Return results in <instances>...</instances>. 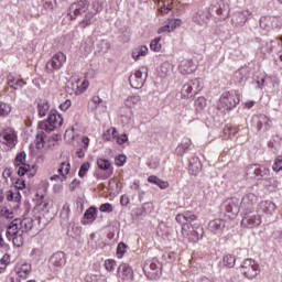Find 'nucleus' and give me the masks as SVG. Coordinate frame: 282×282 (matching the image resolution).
<instances>
[{
	"label": "nucleus",
	"instance_id": "f257e3e1",
	"mask_svg": "<svg viewBox=\"0 0 282 282\" xmlns=\"http://www.w3.org/2000/svg\"><path fill=\"white\" fill-rule=\"evenodd\" d=\"M34 221L32 218H15L7 228V239L13 242L15 248H21L25 243V232L32 230Z\"/></svg>",
	"mask_w": 282,
	"mask_h": 282
},
{
	"label": "nucleus",
	"instance_id": "a878e982",
	"mask_svg": "<svg viewBox=\"0 0 282 282\" xmlns=\"http://www.w3.org/2000/svg\"><path fill=\"white\" fill-rule=\"evenodd\" d=\"M224 228H226V221L221 218H216L209 223V230L215 235L224 232Z\"/></svg>",
	"mask_w": 282,
	"mask_h": 282
},
{
	"label": "nucleus",
	"instance_id": "37998d69",
	"mask_svg": "<svg viewBox=\"0 0 282 282\" xmlns=\"http://www.w3.org/2000/svg\"><path fill=\"white\" fill-rule=\"evenodd\" d=\"M45 130H40L35 138V147L36 149H43L45 147Z\"/></svg>",
	"mask_w": 282,
	"mask_h": 282
},
{
	"label": "nucleus",
	"instance_id": "9b49d317",
	"mask_svg": "<svg viewBox=\"0 0 282 282\" xmlns=\"http://www.w3.org/2000/svg\"><path fill=\"white\" fill-rule=\"evenodd\" d=\"M89 10H91V6L87 0H79L73 3L69 8V14H70L72 21H75V19H77L78 17H82V14H86V12H89Z\"/></svg>",
	"mask_w": 282,
	"mask_h": 282
},
{
	"label": "nucleus",
	"instance_id": "1a4fd4ad",
	"mask_svg": "<svg viewBox=\"0 0 282 282\" xmlns=\"http://www.w3.org/2000/svg\"><path fill=\"white\" fill-rule=\"evenodd\" d=\"M25 152H20L14 160V166L19 169L18 175L20 177H23V175L25 174L34 175V173H36V170H34V167L30 169V164L25 163Z\"/></svg>",
	"mask_w": 282,
	"mask_h": 282
},
{
	"label": "nucleus",
	"instance_id": "09e8293b",
	"mask_svg": "<svg viewBox=\"0 0 282 282\" xmlns=\"http://www.w3.org/2000/svg\"><path fill=\"white\" fill-rule=\"evenodd\" d=\"M45 196H41L40 200L37 202V208L43 210V213H50V200H44Z\"/></svg>",
	"mask_w": 282,
	"mask_h": 282
},
{
	"label": "nucleus",
	"instance_id": "603ef678",
	"mask_svg": "<svg viewBox=\"0 0 282 282\" xmlns=\"http://www.w3.org/2000/svg\"><path fill=\"white\" fill-rule=\"evenodd\" d=\"M124 252H127V245L124 242H120L117 247V259H122V257H124Z\"/></svg>",
	"mask_w": 282,
	"mask_h": 282
},
{
	"label": "nucleus",
	"instance_id": "6e6552de",
	"mask_svg": "<svg viewBox=\"0 0 282 282\" xmlns=\"http://www.w3.org/2000/svg\"><path fill=\"white\" fill-rule=\"evenodd\" d=\"M98 12H102V4L94 1L90 9L84 13V19L79 22L80 28H89L96 21Z\"/></svg>",
	"mask_w": 282,
	"mask_h": 282
},
{
	"label": "nucleus",
	"instance_id": "bf43d9fd",
	"mask_svg": "<svg viewBox=\"0 0 282 282\" xmlns=\"http://www.w3.org/2000/svg\"><path fill=\"white\" fill-rule=\"evenodd\" d=\"M126 163H127V155H124V154H119L115 159L116 166H124Z\"/></svg>",
	"mask_w": 282,
	"mask_h": 282
},
{
	"label": "nucleus",
	"instance_id": "393cba45",
	"mask_svg": "<svg viewBox=\"0 0 282 282\" xmlns=\"http://www.w3.org/2000/svg\"><path fill=\"white\" fill-rule=\"evenodd\" d=\"M96 217H98V209L96 207H89L84 214L82 224L84 226L94 224V221H96Z\"/></svg>",
	"mask_w": 282,
	"mask_h": 282
},
{
	"label": "nucleus",
	"instance_id": "cd10ccee",
	"mask_svg": "<svg viewBox=\"0 0 282 282\" xmlns=\"http://www.w3.org/2000/svg\"><path fill=\"white\" fill-rule=\"evenodd\" d=\"M32 272V267L30 264H18L15 267V273L20 279H28L30 276V273Z\"/></svg>",
	"mask_w": 282,
	"mask_h": 282
},
{
	"label": "nucleus",
	"instance_id": "473e14b6",
	"mask_svg": "<svg viewBox=\"0 0 282 282\" xmlns=\"http://www.w3.org/2000/svg\"><path fill=\"white\" fill-rule=\"evenodd\" d=\"M247 21L248 20L245 19L243 14H241L240 11L235 13L231 19V23L236 25V28H242V25H246Z\"/></svg>",
	"mask_w": 282,
	"mask_h": 282
},
{
	"label": "nucleus",
	"instance_id": "bb28decb",
	"mask_svg": "<svg viewBox=\"0 0 282 282\" xmlns=\"http://www.w3.org/2000/svg\"><path fill=\"white\" fill-rule=\"evenodd\" d=\"M177 224H186V221H197V215L191 213L189 210L184 212L183 214H177L175 217Z\"/></svg>",
	"mask_w": 282,
	"mask_h": 282
},
{
	"label": "nucleus",
	"instance_id": "412c9836",
	"mask_svg": "<svg viewBox=\"0 0 282 282\" xmlns=\"http://www.w3.org/2000/svg\"><path fill=\"white\" fill-rule=\"evenodd\" d=\"M66 263L65 253L56 252L50 259V267L52 270L58 271L63 268Z\"/></svg>",
	"mask_w": 282,
	"mask_h": 282
},
{
	"label": "nucleus",
	"instance_id": "c9c22d12",
	"mask_svg": "<svg viewBox=\"0 0 282 282\" xmlns=\"http://www.w3.org/2000/svg\"><path fill=\"white\" fill-rule=\"evenodd\" d=\"M117 135L118 131L116 130V128H110L102 133L101 139L104 140V142H109L111 138L116 140Z\"/></svg>",
	"mask_w": 282,
	"mask_h": 282
},
{
	"label": "nucleus",
	"instance_id": "f3484780",
	"mask_svg": "<svg viewBox=\"0 0 282 282\" xmlns=\"http://www.w3.org/2000/svg\"><path fill=\"white\" fill-rule=\"evenodd\" d=\"M247 175H253L257 180L270 176V169L265 165H251L247 169Z\"/></svg>",
	"mask_w": 282,
	"mask_h": 282
},
{
	"label": "nucleus",
	"instance_id": "f03ea898",
	"mask_svg": "<svg viewBox=\"0 0 282 282\" xmlns=\"http://www.w3.org/2000/svg\"><path fill=\"white\" fill-rule=\"evenodd\" d=\"M210 11L216 12L220 21H225V19H228V10L226 9V3L219 0L213 3L209 9H199L196 13H194L192 20L194 21V23H196V25L206 28V25H208V21H210V17H213V13H210Z\"/></svg>",
	"mask_w": 282,
	"mask_h": 282
},
{
	"label": "nucleus",
	"instance_id": "f704fd0d",
	"mask_svg": "<svg viewBox=\"0 0 282 282\" xmlns=\"http://www.w3.org/2000/svg\"><path fill=\"white\" fill-rule=\"evenodd\" d=\"M12 113V106L8 102L0 101V118H6Z\"/></svg>",
	"mask_w": 282,
	"mask_h": 282
},
{
	"label": "nucleus",
	"instance_id": "7ed1b4c3",
	"mask_svg": "<svg viewBox=\"0 0 282 282\" xmlns=\"http://www.w3.org/2000/svg\"><path fill=\"white\" fill-rule=\"evenodd\" d=\"M63 116L56 110H52L47 120L39 122L40 131H45L46 133H52L55 129H61L63 127Z\"/></svg>",
	"mask_w": 282,
	"mask_h": 282
},
{
	"label": "nucleus",
	"instance_id": "5701e85b",
	"mask_svg": "<svg viewBox=\"0 0 282 282\" xmlns=\"http://www.w3.org/2000/svg\"><path fill=\"white\" fill-rule=\"evenodd\" d=\"M8 85L11 89H21V87H25L26 83L21 78V75L10 73L8 75Z\"/></svg>",
	"mask_w": 282,
	"mask_h": 282
},
{
	"label": "nucleus",
	"instance_id": "c03bdc74",
	"mask_svg": "<svg viewBox=\"0 0 282 282\" xmlns=\"http://www.w3.org/2000/svg\"><path fill=\"white\" fill-rule=\"evenodd\" d=\"M70 169H72V165L69 164V162H63L61 163L57 172L62 177H66V175H69Z\"/></svg>",
	"mask_w": 282,
	"mask_h": 282
},
{
	"label": "nucleus",
	"instance_id": "f8f14e48",
	"mask_svg": "<svg viewBox=\"0 0 282 282\" xmlns=\"http://www.w3.org/2000/svg\"><path fill=\"white\" fill-rule=\"evenodd\" d=\"M251 212H245L240 221L241 228H259L261 226V215L250 214Z\"/></svg>",
	"mask_w": 282,
	"mask_h": 282
},
{
	"label": "nucleus",
	"instance_id": "2eb2a0df",
	"mask_svg": "<svg viewBox=\"0 0 282 282\" xmlns=\"http://www.w3.org/2000/svg\"><path fill=\"white\" fill-rule=\"evenodd\" d=\"M182 235L185 239H188L192 243H197L202 239V235L197 229L193 228V225L191 224H184L182 225Z\"/></svg>",
	"mask_w": 282,
	"mask_h": 282
},
{
	"label": "nucleus",
	"instance_id": "8fccbe9b",
	"mask_svg": "<svg viewBox=\"0 0 282 282\" xmlns=\"http://www.w3.org/2000/svg\"><path fill=\"white\" fill-rule=\"evenodd\" d=\"M72 213V209L69 208V204H64L62 207V210L59 213V217L62 219H69V214Z\"/></svg>",
	"mask_w": 282,
	"mask_h": 282
},
{
	"label": "nucleus",
	"instance_id": "864d4df0",
	"mask_svg": "<svg viewBox=\"0 0 282 282\" xmlns=\"http://www.w3.org/2000/svg\"><path fill=\"white\" fill-rule=\"evenodd\" d=\"M90 167H91V164L89 162H84L79 167V172H78L79 177H85V175H87V173L89 172Z\"/></svg>",
	"mask_w": 282,
	"mask_h": 282
},
{
	"label": "nucleus",
	"instance_id": "49530a36",
	"mask_svg": "<svg viewBox=\"0 0 282 282\" xmlns=\"http://www.w3.org/2000/svg\"><path fill=\"white\" fill-rule=\"evenodd\" d=\"M237 262V258L232 254H226L223 258V263L226 268H235V263Z\"/></svg>",
	"mask_w": 282,
	"mask_h": 282
},
{
	"label": "nucleus",
	"instance_id": "39448f33",
	"mask_svg": "<svg viewBox=\"0 0 282 282\" xmlns=\"http://www.w3.org/2000/svg\"><path fill=\"white\" fill-rule=\"evenodd\" d=\"M239 271L246 279L252 280L259 276L261 269L259 263L252 259H246L239 268Z\"/></svg>",
	"mask_w": 282,
	"mask_h": 282
},
{
	"label": "nucleus",
	"instance_id": "dca6fc26",
	"mask_svg": "<svg viewBox=\"0 0 282 282\" xmlns=\"http://www.w3.org/2000/svg\"><path fill=\"white\" fill-rule=\"evenodd\" d=\"M143 270L150 279H160V274H162V263L158 260H152Z\"/></svg>",
	"mask_w": 282,
	"mask_h": 282
},
{
	"label": "nucleus",
	"instance_id": "79ce46f5",
	"mask_svg": "<svg viewBox=\"0 0 282 282\" xmlns=\"http://www.w3.org/2000/svg\"><path fill=\"white\" fill-rule=\"evenodd\" d=\"M147 54H149V47L147 46H141L140 48H135L132 52V58L134 61H138L140 58V56H147Z\"/></svg>",
	"mask_w": 282,
	"mask_h": 282
},
{
	"label": "nucleus",
	"instance_id": "ea45409f",
	"mask_svg": "<svg viewBox=\"0 0 282 282\" xmlns=\"http://www.w3.org/2000/svg\"><path fill=\"white\" fill-rule=\"evenodd\" d=\"M188 149H191V139H185V141L183 143L177 145L176 153H177V155H184V153H186V151H188Z\"/></svg>",
	"mask_w": 282,
	"mask_h": 282
},
{
	"label": "nucleus",
	"instance_id": "6e6d98bb",
	"mask_svg": "<svg viewBox=\"0 0 282 282\" xmlns=\"http://www.w3.org/2000/svg\"><path fill=\"white\" fill-rule=\"evenodd\" d=\"M0 217H4L6 219H14V212L8 209L7 207H2L0 210Z\"/></svg>",
	"mask_w": 282,
	"mask_h": 282
},
{
	"label": "nucleus",
	"instance_id": "a211bd4d",
	"mask_svg": "<svg viewBox=\"0 0 282 282\" xmlns=\"http://www.w3.org/2000/svg\"><path fill=\"white\" fill-rule=\"evenodd\" d=\"M178 72L183 76H189V74L197 72V65L193 59H182L178 64Z\"/></svg>",
	"mask_w": 282,
	"mask_h": 282
},
{
	"label": "nucleus",
	"instance_id": "58836bf2",
	"mask_svg": "<svg viewBox=\"0 0 282 282\" xmlns=\"http://www.w3.org/2000/svg\"><path fill=\"white\" fill-rule=\"evenodd\" d=\"M181 95L183 98H193L195 96V93L193 91V86L187 83L182 87Z\"/></svg>",
	"mask_w": 282,
	"mask_h": 282
},
{
	"label": "nucleus",
	"instance_id": "0e129e2a",
	"mask_svg": "<svg viewBox=\"0 0 282 282\" xmlns=\"http://www.w3.org/2000/svg\"><path fill=\"white\" fill-rule=\"evenodd\" d=\"M170 28L171 30H175L176 28H180V25H182V20L180 19H174V20H171L170 22Z\"/></svg>",
	"mask_w": 282,
	"mask_h": 282
},
{
	"label": "nucleus",
	"instance_id": "0eeeda50",
	"mask_svg": "<svg viewBox=\"0 0 282 282\" xmlns=\"http://www.w3.org/2000/svg\"><path fill=\"white\" fill-rule=\"evenodd\" d=\"M223 208L228 219H237V215H239L241 209V202L237 197L227 198L223 203Z\"/></svg>",
	"mask_w": 282,
	"mask_h": 282
},
{
	"label": "nucleus",
	"instance_id": "c85d7f7f",
	"mask_svg": "<svg viewBox=\"0 0 282 282\" xmlns=\"http://www.w3.org/2000/svg\"><path fill=\"white\" fill-rule=\"evenodd\" d=\"M272 128V120L269 119L265 115H259L258 117V129L261 131V129H264V131H268Z\"/></svg>",
	"mask_w": 282,
	"mask_h": 282
},
{
	"label": "nucleus",
	"instance_id": "a18cd8bd",
	"mask_svg": "<svg viewBox=\"0 0 282 282\" xmlns=\"http://www.w3.org/2000/svg\"><path fill=\"white\" fill-rule=\"evenodd\" d=\"M97 166L100 171H110L111 170V161L107 159H98Z\"/></svg>",
	"mask_w": 282,
	"mask_h": 282
},
{
	"label": "nucleus",
	"instance_id": "4468645a",
	"mask_svg": "<svg viewBox=\"0 0 282 282\" xmlns=\"http://www.w3.org/2000/svg\"><path fill=\"white\" fill-rule=\"evenodd\" d=\"M88 87L89 80H84L80 83V79H77L75 82H68L67 84L68 94H74L75 96H80V94H85Z\"/></svg>",
	"mask_w": 282,
	"mask_h": 282
},
{
	"label": "nucleus",
	"instance_id": "aec40b11",
	"mask_svg": "<svg viewBox=\"0 0 282 282\" xmlns=\"http://www.w3.org/2000/svg\"><path fill=\"white\" fill-rule=\"evenodd\" d=\"M117 276L122 281H131L133 279V269L128 263H121L117 269Z\"/></svg>",
	"mask_w": 282,
	"mask_h": 282
},
{
	"label": "nucleus",
	"instance_id": "680f3d73",
	"mask_svg": "<svg viewBox=\"0 0 282 282\" xmlns=\"http://www.w3.org/2000/svg\"><path fill=\"white\" fill-rule=\"evenodd\" d=\"M100 213H113V206L109 203L101 204L99 207Z\"/></svg>",
	"mask_w": 282,
	"mask_h": 282
},
{
	"label": "nucleus",
	"instance_id": "ddd939ff",
	"mask_svg": "<svg viewBox=\"0 0 282 282\" xmlns=\"http://www.w3.org/2000/svg\"><path fill=\"white\" fill-rule=\"evenodd\" d=\"M257 204H259V196L254 193H248L242 197L240 208L243 213H252Z\"/></svg>",
	"mask_w": 282,
	"mask_h": 282
},
{
	"label": "nucleus",
	"instance_id": "69168bd1",
	"mask_svg": "<svg viewBox=\"0 0 282 282\" xmlns=\"http://www.w3.org/2000/svg\"><path fill=\"white\" fill-rule=\"evenodd\" d=\"M44 10H54V0H43Z\"/></svg>",
	"mask_w": 282,
	"mask_h": 282
},
{
	"label": "nucleus",
	"instance_id": "7c9ffc66",
	"mask_svg": "<svg viewBox=\"0 0 282 282\" xmlns=\"http://www.w3.org/2000/svg\"><path fill=\"white\" fill-rule=\"evenodd\" d=\"M148 182L150 184H155L156 186H159V188H161L162 191H164L165 188H169L170 184L169 181H162L160 180L158 176L155 175H150L148 177Z\"/></svg>",
	"mask_w": 282,
	"mask_h": 282
},
{
	"label": "nucleus",
	"instance_id": "423d86ee",
	"mask_svg": "<svg viewBox=\"0 0 282 282\" xmlns=\"http://www.w3.org/2000/svg\"><path fill=\"white\" fill-rule=\"evenodd\" d=\"M67 63V55L63 52L55 53L51 59L47 61L45 72L46 74H54L63 69V66Z\"/></svg>",
	"mask_w": 282,
	"mask_h": 282
},
{
	"label": "nucleus",
	"instance_id": "c756f323",
	"mask_svg": "<svg viewBox=\"0 0 282 282\" xmlns=\"http://www.w3.org/2000/svg\"><path fill=\"white\" fill-rule=\"evenodd\" d=\"M37 111H39V116H41V118H45V116H47V113H50V101H47L45 99H41L37 104Z\"/></svg>",
	"mask_w": 282,
	"mask_h": 282
},
{
	"label": "nucleus",
	"instance_id": "9d476101",
	"mask_svg": "<svg viewBox=\"0 0 282 282\" xmlns=\"http://www.w3.org/2000/svg\"><path fill=\"white\" fill-rule=\"evenodd\" d=\"M260 28L267 32H272V30H281L282 19L280 17L264 15L260 19Z\"/></svg>",
	"mask_w": 282,
	"mask_h": 282
},
{
	"label": "nucleus",
	"instance_id": "4c0bfd02",
	"mask_svg": "<svg viewBox=\"0 0 282 282\" xmlns=\"http://www.w3.org/2000/svg\"><path fill=\"white\" fill-rule=\"evenodd\" d=\"M141 100H142V98L140 97V95L129 96L126 99V107H129V109H131L132 107H135V105H140Z\"/></svg>",
	"mask_w": 282,
	"mask_h": 282
},
{
	"label": "nucleus",
	"instance_id": "338daca9",
	"mask_svg": "<svg viewBox=\"0 0 282 282\" xmlns=\"http://www.w3.org/2000/svg\"><path fill=\"white\" fill-rule=\"evenodd\" d=\"M69 107H72V100H69V99H66L64 102H62L59 105V109L62 111H67V109H69Z\"/></svg>",
	"mask_w": 282,
	"mask_h": 282
},
{
	"label": "nucleus",
	"instance_id": "774afa93",
	"mask_svg": "<svg viewBox=\"0 0 282 282\" xmlns=\"http://www.w3.org/2000/svg\"><path fill=\"white\" fill-rule=\"evenodd\" d=\"M115 139H116L117 144H120V145L124 144V142H127L129 140L127 134H121L120 137L117 135Z\"/></svg>",
	"mask_w": 282,
	"mask_h": 282
},
{
	"label": "nucleus",
	"instance_id": "5fc2aeb1",
	"mask_svg": "<svg viewBox=\"0 0 282 282\" xmlns=\"http://www.w3.org/2000/svg\"><path fill=\"white\" fill-rule=\"evenodd\" d=\"M104 267H105V270H107V272H113V270H116V260L113 259L105 260Z\"/></svg>",
	"mask_w": 282,
	"mask_h": 282
},
{
	"label": "nucleus",
	"instance_id": "e433bc0d",
	"mask_svg": "<svg viewBox=\"0 0 282 282\" xmlns=\"http://www.w3.org/2000/svg\"><path fill=\"white\" fill-rule=\"evenodd\" d=\"M158 3H163V6L161 7V12L162 14H167L169 12H171V10H173V0H154Z\"/></svg>",
	"mask_w": 282,
	"mask_h": 282
},
{
	"label": "nucleus",
	"instance_id": "3c124183",
	"mask_svg": "<svg viewBox=\"0 0 282 282\" xmlns=\"http://www.w3.org/2000/svg\"><path fill=\"white\" fill-rule=\"evenodd\" d=\"M162 41V37H156L150 43V50L152 52H160L162 50V44L160 42Z\"/></svg>",
	"mask_w": 282,
	"mask_h": 282
},
{
	"label": "nucleus",
	"instance_id": "b1692460",
	"mask_svg": "<svg viewBox=\"0 0 282 282\" xmlns=\"http://www.w3.org/2000/svg\"><path fill=\"white\" fill-rule=\"evenodd\" d=\"M129 83L133 89H141V87L144 85L142 70H137L133 75H131L129 77Z\"/></svg>",
	"mask_w": 282,
	"mask_h": 282
},
{
	"label": "nucleus",
	"instance_id": "4be33fe9",
	"mask_svg": "<svg viewBox=\"0 0 282 282\" xmlns=\"http://www.w3.org/2000/svg\"><path fill=\"white\" fill-rule=\"evenodd\" d=\"M276 210V205L272 200H262L259 203L257 213H262L263 215L272 216Z\"/></svg>",
	"mask_w": 282,
	"mask_h": 282
},
{
	"label": "nucleus",
	"instance_id": "72a5a7b5",
	"mask_svg": "<svg viewBox=\"0 0 282 282\" xmlns=\"http://www.w3.org/2000/svg\"><path fill=\"white\" fill-rule=\"evenodd\" d=\"M102 102V98L100 96H93L90 101L88 102V109L89 111H96L100 107Z\"/></svg>",
	"mask_w": 282,
	"mask_h": 282
},
{
	"label": "nucleus",
	"instance_id": "de8ad7c7",
	"mask_svg": "<svg viewBox=\"0 0 282 282\" xmlns=\"http://www.w3.org/2000/svg\"><path fill=\"white\" fill-rule=\"evenodd\" d=\"M10 263V254L6 253L0 259V274H3L8 270V264Z\"/></svg>",
	"mask_w": 282,
	"mask_h": 282
},
{
	"label": "nucleus",
	"instance_id": "a19ab883",
	"mask_svg": "<svg viewBox=\"0 0 282 282\" xmlns=\"http://www.w3.org/2000/svg\"><path fill=\"white\" fill-rule=\"evenodd\" d=\"M8 202H21V193L17 189H10L7 192Z\"/></svg>",
	"mask_w": 282,
	"mask_h": 282
},
{
	"label": "nucleus",
	"instance_id": "6ab92c4d",
	"mask_svg": "<svg viewBox=\"0 0 282 282\" xmlns=\"http://www.w3.org/2000/svg\"><path fill=\"white\" fill-rule=\"evenodd\" d=\"M2 144L10 147V149L17 147V132L12 128H7L1 134Z\"/></svg>",
	"mask_w": 282,
	"mask_h": 282
},
{
	"label": "nucleus",
	"instance_id": "2f4dec72",
	"mask_svg": "<svg viewBox=\"0 0 282 282\" xmlns=\"http://www.w3.org/2000/svg\"><path fill=\"white\" fill-rule=\"evenodd\" d=\"M188 83H189V86H192V91L194 93L195 96L196 94H199L202 89H204V80H202V78H194Z\"/></svg>",
	"mask_w": 282,
	"mask_h": 282
},
{
	"label": "nucleus",
	"instance_id": "e2e57ef3",
	"mask_svg": "<svg viewBox=\"0 0 282 282\" xmlns=\"http://www.w3.org/2000/svg\"><path fill=\"white\" fill-rule=\"evenodd\" d=\"M195 106L196 107H199V109H204L206 107V98L204 97H198L196 100H195Z\"/></svg>",
	"mask_w": 282,
	"mask_h": 282
},
{
	"label": "nucleus",
	"instance_id": "20e7f679",
	"mask_svg": "<svg viewBox=\"0 0 282 282\" xmlns=\"http://www.w3.org/2000/svg\"><path fill=\"white\" fill-rule=\"evenodd\" d=\"M241 102V97L236 91H225L219 98L218 109L232 111Z\"/></svg>",
	"mask_w": 282,
	"mask_h": 282
},
{
	"label": "nucleus",
	"instance_id": "13d9d810",
	"mask_svg": "<svg viewBox=\"0 0 282 282\" xmlns=\"http://www.w3.org/2000/svg\"><path fill=\"white\" fill-rule=\"evenodd\" d=\"M14 191H24L25 188V181L23 178H17L13 183Z\"/></svg>",
	"mask_w": 282,
	"mask_h": 282
},
{
	"label": "nucleus",
	"instance_id": "4d7b16f0",
	"mask_svg": "<svg viewBox=\"0 0 282 282\" xmlns=\"http://www.w3.org/2000/svg\"><path fill=\"white\" fill-rule=\"evenodd\" d=\"M224 133H228L229 138L235 137L237 133H239V127H227L224 129Z\"/></svg>",
	"mask_w": 282,
	"mask_h": 282
},
{
	"label": "nucleus",
	"instance_id": "052dcab7",
	"mask_svg": "<svg viewBox=\"0 0 282 282\" xmlns=\"http://www.w3.org/2000/svg\"><path fill=\"white\" fill-rule=\"evenodd\" d=\"M272 169L273 171H275V173H279V171H282V155L275 159Z\"/></svg>",
	"mask_w": 282,
	"mask_h": 282
}]
</instances>
